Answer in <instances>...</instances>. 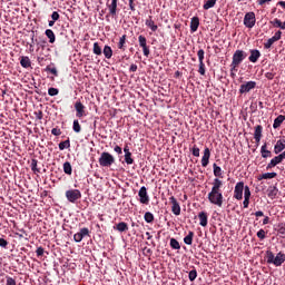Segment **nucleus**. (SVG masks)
I'll use <instances>...</instances> for the list:
<instances>
[{
	"label": "nucleus",
	"instance_id": "338daca9",
	"mask_svg": "<svg viewBox=\"0 0 285 285\" xmlns=\"http://www.w3.org/2000/svg\"><path fill=\"white\" fill-rule=\"evenodd\" d=\"M129 7L131 11H136V7L134 4V0H129Z\"/></svg>",
	"mask_w": 285,
	"mask_h": 285
},
{
	"label": "nucleus",
	"instance_id": "9b49d317",
	"mask_svg": "<svg viewBox=\"0 0 285 285\" xmlns=\"http://www.w3.org/2000/svg\"><path fill=\"white\" fill-rule=\"evenodd\" d=\"M89 227H81L79 232H76V234H73V239L76 240V243H81L82 238H85V236H89Z\"/></svg>",
	"mask_w": 285,
	"mask_h": 285
},
{
	"label": "nucleus",
	"instance_id": "aec40b11",
	"mask_svg": "<svg viewBox=\"0 0 285 285\" xmlns=\"http://www.w3.org/2000/svg\"><path fill=\"white\" fill-rule=\"evenodd\" d=\"M213 167H214L215 178H218L219 180H222V178H224V171H223L222 167L219 165H217V163H214Z\"/></svg>",
	"mask_w": 285,
	"mask_h": 285
},
{
	"label": "nucleus",
	"instance_id": "423d86ee",
	"mask_svg": "<svg viewBox=\"0 0 285 285\" xmlns=\"http://www.w3.org/2000/svg\"><path fill=\"white\" fill-rule=\"evenodd\" d=\"M244 24L247 27V29H253L256 24V16L254 11H249L248 13H245L244 17Z\"/></svg>",
	"mask_w": 285,
	"mask_h": 285
},
{
	"label": "nucleus",
	"instance_id": "9d476101",
	"mask_svg": "<svg viewBox=\"0 0 285 285\" xmlns=\"http://www.w3.org/2000/svg\"><path fill=\"white\" fill-rule=\"evenodd\" d=\"M118 3H119V0H107V8L109 10V16H111L112 18L117 16Z\"/></svg>",
	"mask_w": 285,
	"mask_h": 285
},
{
	"label": "nucleus",
	"instance_id": "20e7f679",
	"mask_svg": "<svg viewBox=\"0 0 285 285\" xmlns=\"http://www.w3.org/2000/svg\"><path fill=\"white\" fill-rule=\"evenodd\" d=\"M115 156L110 151H102L98 158L100 167H111L115 164Z\"/></svg>",
	"mask_w": 285,
	"mask_h": 285
},
{
	"label": "nucleus",
	"instance_id": "c03bdc74",
	"mask_svg": "<svg viewBox=\"0 0 285 285\" xmlns=\"http://www.w3.org/2000/svg\"><path fill=\"white\" fill-rule=\"evenodd\" d=\"M244 196H246L248 203H250L252 191H250V187H248V185H246V186L244 187Z\"/></svg>",
	"mask_w": 285,
	"mask_h": 285
},
{
	"label": "nucleus",
	"instance_id": "e433bc0d",
	"mask_svg": "<svg viewBox=\"0 0 285 285\" xmlns=\"http://www.w3.org/2000/svg\"><path fill=\"white\" fill-rule=\"evenodd\" d=\"M104 56H105V58H107V59L112 58V49H111V47H109L108 45H106V46L104 47Z\"/></svg>",
	"mask_w": 285,
	"mask_h": 285
},
{
	"label": "nucleus",
	"instance_id": "c9c22d12",
	"mask_svg": "<svg viewBox=\"0 0 285 285\" xmlns=\"http://www.w3.org/2000/svg\"><path fill=\"white\" fill-rule=\"evenodd\" d=\"M71 147V140L70 138H67V140H62L61 142H59V149L63 150Z\"/></svg>",
	"mask_w": 285,
	"mask_h": 285
},
{
	"label": "nucleus",
	"instance_id": "c756f323",
	"mask_svg": "<svg viewBox=\"0 0 285 285\" xmlns=\"http://www.w3.org/2000/svg\"><path fill=\"white\" fill-rule=\"evenodd\" d=\"M62 167H63L65 174H67L68 176H71V174L73 171L71 163L69 160H66L63 163Z\"/></svg>",
	"mask_w": 285,
	"mask_h": 285
},
{
	"label": "nucleus",
	"instance_id": "37998d69",
	"mask_svg": "<svg viewBox=\"0 0 285 285\" xmlns=\"http://www.w3.org/2000/svg\"><path fill=\"white\" fill-rule=\"evenodd\" d=\"M126 163H127V165H132L135 163L129 147H128V153H127V156H126Z\"/></svg>",
	"mask_w": 285,
	"mask_h": 285
},
{
	"label": "nucleus",
	"instance_id": "864d4df0",
	"mask_svg": "<svg viewBox=\"0 0 285 285\" xmlns=\"http://www.w3.org/2000/svg\"><path fill=\"white\" fill-rule=\"evenodd\" d=\"M51 18H52V20H53V24H56V22H57L58 20H60V13H59L58 11H53V12L51 13Z\"/></svg>",
	"mask_w": 285,
	"mask_h": 285
},
{
	"label": "nucleus",
	"instance_id": "a19ab883",
	"mask_svg": "<svg viewBox=\"0 0 285 285\" xmlns=\"http://www.w3.org/2000/svg\"><path fill=\"white\" fill-rule=\"evenodd\" d=\"M197 275H198V272H197L196 267L190 269V272H189V282H195V279H197Z\"/></svg>",
	"mask_w": 285,
	"mask_h": 285
},
{
	"label": "nucleus",
	"instance_id": "2eb2a0df",
	"mask_svg": "<svg viewBox=\"0 0 285 285\" xmlns=\"http://www.w3.org/2000/svg\"><path fill=\"white\" fill-rule=\"evenodd\" d=\"M169 200L173 204L171 209H173L174 214H176V216H179V214H181V207H180L177 198L175 196H170Z\"/></svg>",
	"mask_w": 285,
	"mask_h": 285
},
{
	"label": "nucleus",
	"instance_id": "bf43d9fd",
	"mask_svg": "<svg viewBox=\"0 0 285 285\" xmlns=\"http://www.w3.org/2000/svg\"><path fill=\"white\" fill-rule=\"evenodd\" d=\"M36 254H37V256H43L45 247H42V246L37 247Z\"/></svg>",
	"mask_w": 285,
	"mask_h": 285
},
{
	"label": "nucleus",
	"instance_id": "1a4fd4ad",
	"mask_svg": "<svg viewBox=\"0 0 285 285\" xmlns=\"http://www.w3.org/2000/svg\"><path fill=\"white\" fill-rule=\"evenodd\" d=\"M139 47H141L144 51V56L148 58L150 56V47L147 45V38L145 36H139L138 38Z\"/></svg>",
	"mask_w": 285,
	"mask_h": 285
},
{
	"label": "nucleus",
	"instance_id": "f03ea898",
	"mask_svg": "<svg viewBox=\"0 0 285 285\" xmlns=\"http://www.w3.org/2000/svg\"><path fill=\"white\" fill-rule=\"evenodd\" d=\"M246 58H247V53H246V51H243L242 49H237L233 53V60L230 63V76L233 78H235V76H236L235 71H238L239 65H242V62H244V60Z\"/></svg>",
	"mask_w": 285,
	"mask_h": 285
},
{
	"label": "nucleus",
	"instance_id": "f3484780",
	"mask_svg": "<svg viewBox=\"0 0 285 285\" xmlns=\"http://www.w3.org/2000/svg\"><path fill=\"white\" fill-rule=\"evenodd\" d=\"M210 156H212V151H210L209 147H205L203 158H202L203 167H207L209 165Z\"/></svg>",
	"mask_w": 285,
	"mask_h": 285
},
{
	"label": "nucleus",
	"instance_id": "72a5a7b5",
	"mask_svg": "<svg viewBox=\"0 0 285 285\" xmlns=\"http://www.w3.org/2000/svg\"><path fill=\"white\" fill-rule=\"evenodd\" d=\"M126 40H127V36L124 35V36H121V38L118 42V49H120L121 51H126Z\"/></svg>",
	"mask_w": 285,
	"mask_h": 285
},
{
	"label": "nucleus",
	"instance_id": "7ed1b4c3",
	"mask_svg": "<svg viewBox=\"0 0 285 285\" xmlns=\"http://www.w3.org/2000/svg\"><path fill=\"white\" fill-rule=\"evenodd\" d=\"M266 261L267 263H273L276 266L282 265L285 262V254L283 252H278L275 256L272 249L266 250Z\"/></svg>",
	"mask_w": 285,
	"mask_h": 285
},
{
	"label": "nucleus",
	"instance_id": "f257e3e1",
	"mask_svg": "<svg viewBox=\"0 0 285 285\" xmlns=\"http://www.w3.org/2000/svg\"><path fill=\"white\" fill-rule=\"evenodd\" d=\"M223 186H224L223 180H219V178H214L212 183V191H209L207 195L209 203H213L218 207H223V203H224V194L222 189Z\"/></svg>",
	"mask_w": 285,
	"mask_h": 285
},
{
	"label": "nucleus",
	"instance_id": "ddd939ff",
	"mask_svg": "<svg viewBox=\"0 0 285 285\" xmlns=\"http://www.w3.org/2000/svg\"><path fill=\"white\" fill-rule=\"evenodd\" d=\"M282 38V31H276V33L267 40V42H264L265 49H271L274 45V42H277Z\"/></svg>",
	"mask_w": 285,
	"mask_h": 285
},
{
	"label": "nucleus",
	"instance_id": "13d9d810",
	"mask_svg": "<svg viewBox=\"0 0 285 285\" xmlns=\"http://www.w3.org/2000/svg\"><path fill=\"white\" fill-rule=\"evenodd\" d=\"M7 285H17L16 278L13 276H7Z\"/></svg>",
	"mask_w": 285,
	"mask_h": 285
},
{
	"label": "nucleus",
	"instance_id": "f8f14e48",
	"mask_svg": "<svg viewBox=\"0 0 285 285\" xmlns=\"http://www.w3.org/2000/svg\"><path fill=\"white\" fill-rule=\"evenodd\" d=\"M75 109L77 118H82L83 116H87L86 106L83 105V102H81V100H77L75 102Z\"/></svg>",
	"mask_w": 285,
	"mask_h": 285
},
{
	"label": "nucleus",
	"instance_id": "5fc2aeb1",
	"mask_svg": "<svg viewBox=\"0 0 285 285\" xmlns=\"http://www.w3.org/2000/svg\"><path fill=\"white\" fill-rule=\"evenodd\" d=\"M191 154L197 157L200 156V149L199 147H197V145H194V147L191 148Z\"/></svg>",
	"mask_w": 285,
	"mask_h": 285
},
{
	"label": "nucleus",
	"instance_id": "412c9836",
	"mask_svg": "<svg viewBox=\"0 0 285 285\" xmlns=\"http://www.w3.org/2000/svg\"><path fill=\"white\" fill-rule=\"evenodd\" d=\"M279 163H282V154L274 156V158L268 163L266 169H273V167H276Z\"/></svg>",
	"mask_w": 285,
	"mask_h": 285
},
{
	"label": "nucleus",
	"instance_id": "39448f33",
	"mask_svg": "<svg viewBox=\"0 0 285 285\" xmlns=\"http://www.w3.org/2000/svg\"><path fill=\"white\" fill-rule=\"evenodd\" d=\"M81 197H82V193L80 191V189H67L66 191V198L70 203H77V200H79V198Z\"/></svg>",
	"mask_w": 285,
	"mask_h": 285
},
{
	"label": "nucleus",
	"instance_id": "49530a36",
	"mask_svg": "<svg viewBox=\"0 0 285 285\" xmlns=\"http://www.w3.org/2000/svg\"><path fill=\"white\" fill-rule=\"evenodd\" d=\"M197 56H198V62H199V65H202V62H204V60H205L204 49H199Z\"/></svg>",
	"mask_w": 285,
	"mask_h": 285
},
{
	"label": "nucleus",
	"instance_id": "603ef678",
	"mask_svg": "<svg viewBox=\"0 0 285 285\" xmlns=\"http://www.w3.org/2000/svg\"><path fill=\"white\" fill-rule=\"evenodd\" d=\"M46 71H50V73H52L53 76H59L58 73V69H56V67H46Z\"/></svg>",
	"mask_w": 285,
	"mask_h": 285
},
{
	"label": "nucleus",
	"instance_id": "a211bd4d",
	"mask_svg": "<svg viewBox=\"0 0 285 285\" xmlns=\"http://www.w3.org/2000/svg\"><path fill=\"white\" fill-rule=\"evenodd\" d=\"M263 129H264L263 125H256L255 127L254 138L257 144H259L263 138Z\"/></svg>",
	"mask_w": 285,
	"mask_h": 285
},
{
	"label": "nucleus",
	"instance_id": "4be33fe9",
	"mask_svg": "<svg viewBox=\"0 0 285 285\" xmlns=\"http://www.w3.org/2000/svg\"><path fill=\"white\" fill-rule=\"evenodd\" d=\"M261 154L263 158H272L273 153L271 151V149H268L267 142H264V145H262Z\"/></svg>",
	"mask_w": 285,
	"mask_h": 285
},
{
	"label": "nucleus",
	"instance_id": "69168bd1",
	"mask_svg": "<svg viewBox=\"0 0 285 285\" xmlns=\"http://www.w3.org/2000/svg\"><path fill=\"white\" fill-rule=\"evenodd\" d=\"M243 206H244L245 208L249 207V202H248L247 196H244Z\"/></svg>",
	"mask_w": 285,
	"mask_h": 285
},
{
	"label": "nucleus",
	"instance_id": "6e6552de",
	"mask_svg": "<svg viewBox=\"0 0 285 285\" xmlns=\"http://www.w3.org/2000/svg\"><path fill=\"white\" fill-rule=\"evenodd\" d=\"M257 82L255 80H248L239 87V94H248L253 89H256Z\"/></svg>",
	"mask_w": 285,
	"mask_h": 285
},
{
	"label": "nucleus",
	"instance_id": "393cba45",
	"mask_svg": "<svg viewBox=\"0 0 285 285\" xmlns=\"http://www.w3.org/2000/svg\"><path fill=\"white\" fill-rule=\"evenodd\" d=\"M114 229H118V232H127L129 229L128 223L121 220L120 223L114 225Z\"/></svg>",
	"mask_w": 285,
	"mask_h": 285
},
{
	"label": "nucleus",
	"instance_id": "0e129e2a",
	"mask_svg": "<svg viewBox=\"0 0 285 285\" xmlns=\"http://www.w3.org/2000/svg\"><path fill=\"white\" fill-rule=\"evenodd\" d=\"M114 150L116 151V154H122V147H120L119 145H116L114 147Z\"/></svg>",
	"mask_w": 285,
	"mask_h": 285
},
{
	"label": "nucleus",
	"instance_id": "774afa93",
	"mask_svg": "<svg viewBox=\"0 0 285 285\" xmlns=\"http://www.w3.org/2000/svg\"><path fill=\"white\" fill-rule=\"evenodd\" d=\"M137 69H138L137 65H130L129 71L135 72V71H137Z\"/></svg>",
	"mask_w": 285,
	"mask_h": 285
},
{
	"label": "nucleus",
	"instance_id": "4468645a",
	"mask_svg": "<svg viewBox=\"0 0 285 285\" xmlns=\"http://www.w3.org/2000/svg\"><path fill=\"white\" fill-rule=\"evenodd\" d=\"M138 195L140 197V203H144L145 205H148L150 198L147 191V187H145V185L142 187H140Z\"/></svg>",
	"mask_w": 285,
	"mask_h": 285
},
{
	"label": "nucleus",
	"instance_id": "79ce46f5",
	"mask_svg": "<svg viewBox=\"0 0 285 285\" xmlns=\"http://www.w3.org/2000/svg\"><path fill=\"white\" fill-rule=\"evenodd\" d=\"M94 53H96V56H101L102 49L99 42H94Z\"/></svg>",
	"mask_w": 285,
	"mask_h": 285
},
{
	"label": "nucleus",
	"instance_id": "a18cd8bd",
	"mask_svg": "<svg viewBox=\"0 0 285 285\" xmlns=\"http://www.w3.org/2000/svg\"><path fill=\"white\" fill-rule=\"evenodd\" d=\"M31 169L35 173H40V169H38V160L36 158H32L31 160Z\"/></svg>",
	"mask_w": 285,
	"mask_h": 285
},
{
	"label": "nucleus",
	"instance_id": "09e8293b",
	"mask_svg": "<svg viewBox=\"0 0 285 285\" xmlns=\"http://www.w3.org/2000/svg\"><path fill=\"white\" fill-rule=\"evenodd\" d=\"M271 24H273V27L282 29V20H279L278 18L271 20Z\"/></svg>",
	"mask_w": 285,
	"mask_h": 285
},
{
	"label": "nucleus",
	"instance_id": "7c9ffc66",
	"mask_svg": "<svg viewBox=\"0 0 285 285\" xmlns=\"http://www.w3.org/2000/svg\"><path fill=\"white\" fill-rule=\"evenodd\" d=\"M284 120H285V116L284 115L281 114L279 116H277L275 118L274 122H273L274 129H277L278 127H281L282 122H284Z\"/></svg>",
	"mask_w": 285,
	"mask_h": 285
},
{
	"label": "nucleus",
	"instance_id": "cd10ccee",
	"mask_svg": "<svg viewBox=\"0 0 285 285\" xmlns=\"http://www.w3.org/2000/svg\"><path fill=\"white\" fill-rule=\"evenodd\" d=\"M199 24H200V20L198 17L191 18L190 29L193 32L197 31V29L199 28Z\"/></svg>",
	"mask_w": 285,
	"mask_h": 285
},
{
	"label": "nucleus",
	"instance_id": "4d7b16f0",
	"mask_svg": "<svg viewBox=\"0 0 285 285\" xmlns=\"http://www.w3.org/2000/svg\"><path fill=\"white\" fill-rule=\"evenodd\" d=\"M278 233L282 234V236H285V223L278 224Z\"/></svg>",
	"mask_w": 285,
	"mask_h": 285
},
{
	"label": "nucleus",
	"instance_id": "3c124183",
	"mask_svg": "<svg viewBox=\"0 0 285 285\" xmlns=\"http://www.w3.org/2000/svg\"><path fill=\"white\" fill-rule=\"evenodd\" d=\"M198 72L200 73V76H205L206 75V66H205L204 61L199 65Z\"/></svg>",
	"mask_w": 285,
	"mask_h": 285
},
{
	"label": "nucleus",
	"instance_id": "473e14b6",
	"mask_svg": "<svg viewBox=\"0 0 285 285\" xmlns=\"http://www.w3.org/2000/svg\"><path fill=\"white\" fill-rule=\"evenodd\" d=\"M195 237V232L189 230L187 236L184 237V240L187 245H193V239Z\"/></svg>",
	"mask_w": 285,
	"mask_h": 285
},
{
	"label": "nucleus",
	"instance_id": "f704fd0d",
	"mask_svg": "<svg viewBox=\"0 0 285 285\" xmlns=\"http://www.w3.org/2000/svg\"><path fill=\"white\" fill-rule=\"evenodd\" d=\"M216 2L217 0H206L203 9H205V11H208V9H213L215 7Z\"/></svg>",
	"mask_w": 285,
	"mask_h": 285
},
{
	"label": "nucleus",
	"instance_id": "052dcab7",
	"mask_svg": "<svg viewBox=\"0 0 285 285\" xmlns=\"http://www.w3.org/2000/svg\"><path fill=\"white\" fill-rule=\"evenodd\" d=\"M265 77H266L268 80H274L275 73H273V71H267V72L265 73Z\"/></svg>",
	"mask_w": 285,
	"mask_h": 285
},
{
	"label": "nucleus",
	"instance_id": "c85d7f7f",
	"mask_svg": "<svg viewBox=\"0 0 285 285\" xmlns=\"http://www.w3.org/2000/svg\"><path fill=\"white\" fill-rule=\"evenodd\" d=\"M284 149H285V142H282V140H277L275 147H274V151L275 154H282L284 153Z\"/></svg>",
	"mask_w": 285,
	"mask_h": 285
},
{
	"label": "nucleus",
	"instance_id": "2f4dec72",
	"mask_svg": "<svg viewBox=\"0 0 285 285\" xmlns=\"http://www.w3.org/2000/svg\"><path fill=\"white\" fill-rule=\"evenodd\" d=\"M277 176V171H266L265 174H262V176L258 177V180L268 179V178H275Z\"/></svg>",
	"mask_w": 285,
	"mask_h": 285
},
{
	"label": "nucleus",
	"instance_id": "8fccbe9b",
	"mask_svg": "<svg viewBox=\"0 0 285 285\" xmlns=\"http://www.w3.org/2000/svg\"><path fill=\"white\" fill-rule=\"evenodd\" d=\"M257 236L258 238H261V240H264V238H266V229L264 228L258 229Z\"/></svg>",
	"mask_w": 285,
	"mask_h": 285
},
{
	"label": "nucleus",
	"instance_id": "ea45409f",
	"mask_svg": "<svg viewBox=\"0 0 285 285\" xmlns=\"http://www.w3.org/2000/svg\"><path fill=\"white\" fill-rule=\"evenodd\" d=\"M72 129H73V131H76V134H80L82 127H81L79 120H73Z\"/></svg>",
	"mask_w": 285,
	"mask_h": 285
},
{
	"label": "nucleus",
	"instance_id": "5701e85b",
	"mask_svg": "<svg viewBox=\"0 0 285 285\" xmlns=\"http://www.w3.org/2000/svg\"><path fill=\"white\" fill-rule=\"evenodd\" d=\"M198 218H199L200 225H203V227H206L208 225V213L207 212H199Z\"/></svg>",
	"mask_w": 285,
	"mask_h": 285
},
{
	"label": "nucleus",
	"instance_id": "b1692460",
	"mask_svg": "<svg viewBox=\"0 0 285 285\" xmlns=\"http://www.w3.org/2000/svg\"><path fill=\"white\" fill-rule=\"evenodd\" d=\"M20 65L21 67H23L24 69H29V67H31L32 62L29 58V56H22L20 58Z\"/></svg>",
	"mask_w": 285,
	"mask_h": 285
},
{
	"label": "nucleus",
	"instance_id": "a878e982",
	"mask_svg": "<svg viewBox=\"0 0 285 285\" xmlns=\"http://www.w3.org/2000/svg\"><path fill=\"white\" fill-rule=\"evenodd\" d=\"M146 27L151 29V31H157L158 24H155V21L153 20V16H149L145 22Z\"/></svg>",
	"mask_w": 285,
	"mask_h": 285
},
{
	"label": "nucleus",
	"instance_id": "6ab92c4d",
	"mask_svg": "<svg viewBox=\"0 0 285 285\" xmlns=\"http://www.w3.org/2000/svg\"><path fill=\"white\" fill-rule=\"evenodd\" d=\"M279 194V189L276 185H269V187L267 188V196L269 198H277Z\"/></svg>",
	"mask_w": 285,
	"mask_h": 285
},
{
	"label": "nucleus",
	"instance_id": "58836bf2",
	"mask_svg": "<svg viewBox=\"0 0 285 285\" xmlns=\"http://www.w3.org/2000/svg\"><path fill=\"white\" fill-rule=\"evenodd\" d=\"M170 247H173V249H180L181 245L177 238H170Z\"/></svg>",
	"mask_w": 285,
	"mask_h": 285
},
{
	"label": "nucleus",
	"instance_id": "0eeeda50",
	"mask_svg": "<svg viewBox=\"0 0 285 285\" xmlns=\"http://www.w3.org/2000/svg\"><path fill=\"white\" fill-rule=\"evenodd\" d=\"M244 188H245V183L243 180H239L236 183L234 187V198L237 200H242L244 196Z\"/></svg>",
	"mask_w": 285,
	"mask_h": 285
},
{
	"label": "nucleus",
	"instance_id": "dca6fc26",
	"mask_svg": "<svg viewBox=\"0 0 285 285\" xmlns=\"http://www.w3.org/2000/svg\"><path fill=\"white\" fill-rule=\"evenodd\" d=\"M262 57V53L259 49H250L249 50V62H258L259 58Z\"/></svg>",
	"mask_w": 285,
	"mask_h": 285
},
{
	"label": "nucleus",
	"instance_id": "6e6d98bb",
	"mask_svg": "<svg viewBox=\"0 0 285 285\" xmlns=\"http://www.w3.org/2000/svg\"><path fill=\"white\" fill-rule=\"evenodd\" d=\"M51 134H52L53 136H61L62 131H61V129H60L59 127H53V128L51 129Z\"/></svg>",
	"mask_w": 285,
	"mask_h": 285
},
{
	"label": "nucleus",
	"instance_id": "4c0bfd02",
	"mask_svg": "<svg viewBox=\"0 0 285 285\" xmlns=\"http://www.w3.org/2000/svg\"><path fill=\"white\" fill-rule=\"evenodd\" d=\"M144 218H145L146 223H154V220H155V216H154L153 212H146Z\"/></svg>",
	"mask_w": 285,
	"mask_h": 285
},
{
	"label": "nucleus",
	"instance_id": "bb28decb",
	"mask_svg": "<svg viewBox=\"0 0 285 285\" xmlns=\"http://www.w3.org/2000/svg\"><path fill=\"white\" fill-rule=\"evenodd\" d=\"M45 35L49 39L50 45H53L56 42V33L52 31V29H46Z\"/></svg>",
	"mask_w": 285,
	"mask_h": 285
},
{
	"label": "nucleus",
	"instance_id": "e2e57ef3",
	"mask_svg": "<svg viewBox=\"0 0 285 285\" xmlns=\"http://www.w3.org/2000/svg\"><path fill=\"white\" fill-rule=\"evenodd\" d=\"M124 151H125V163H126L127 161V156H128V153H129V145H125Z\"/></svg>",
	"mask_w": 285,
	"mask_h": 285
},
{
	"label": "nucleus",
	"instance_id": "680f3d73",
	"mask_svg": "<svg viewBox=\"0 0 285 285\" xmlns=\"http://www.w3.org/2000/svg\"><path fill=\"white\" fill-rule=\"evenodd\" d=\"M0 247H8V240L6 238L0 237Z\"/></svg>",
	"mask_w": 285,
	"mask_h": 285
},
{
	"label": "nucleus",
	"instance_id": "de8ad7c7",
	"mask_svg": "<svg viewBox=\"0 0 285 285\" xmlns=\"http://www.w3.org/2000/svg\"><path fill=\"white\" fill-rule=\"evenodd\" d=\"M48 95L49 96H58L59 95V89L56 88V87H49Z\"/></svg>",
	"mask_w": 285,
	"mask_h": 285
}]
</instances>
